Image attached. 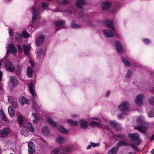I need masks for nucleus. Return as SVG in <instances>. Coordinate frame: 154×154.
Instances as JSON below:
<instances>
[{
  "instance_id": "55",
  "label": "nucleus",
  "mask_w": 154,
  "mask_h": 154,
  "mask_svg": "<svg viewBox=\"0 0 154 154\" xmlns=\"http://www.w3.org/2000/svg\"><path fill=\"white\" fill-rule=\"evenodd\" d=\"M125 115V114H121L119 116V117L120 119H123Z\"/></svg>"
},
{
  "instance_id": "15",
  "label": "nucleus",
  "mask_w": 154,
  "mask_h": 154,
  "mask_svg": "<svg viewBox=\"0 0 154 154\" xmlns=\"http://www.w3.org/2000/svg\"><path fill=\"white\" fill-rule=\"evenodd\" d=\"M22 127H25L28 128L29 130L32 132L35 131V130L34 128L31 123H23Z\"/></svg>"
},
{
  "instance_id": "59",
  "label": "nucleus",
  "mask_w": 154,
  "mask_h": 154,
  "mask_svg": "<svg viewBox=\"0 0 154 154\" xmlns=\"http://www.w3.org/2000/svg\"><path fill=\"white\" fill-rule=\"evenodd\" d=\"M92 119L97 120L99 121H100V119H99L98 118H96V117H94L92 118Z\"/></svg>"
},
{
  "instance_id": "16",
  "label": "nucleus",
  "mask_w": 154,
  "mask_h": 154,
  "mask_svg": "<svg viewBox=\"0 0 154 154\" xmlns=\"http://www.w3.org/2000/svg\"><path fill=\"white\" fill-rule=\"evenodd\" d=\"M33 146L34 143L32 142H30L28 144V150L29 154H33L35 151Z\"/></svg>"
},
{
  "instance_id": "5",
  "label": "nucleus",
  "mask_w": 154,
  "mask_h": 154,
  "mask_svg": "<svg viewBox=\"0 0 154 154\" xmlns=\"http://www.w3.org/2000/svg\"><path fill=\"white\" fill-rule=\"evenodd\" d=\"M10 132V128L8 127L4 128L0 130V137H7Z\"/></svg>"
},
{
  "instance_id": "10",
  "label": "nucleus",
  "mask_w": 154,
  "mask_h": 154,
  "mask_svg": "<svg viewBox=\"0 0 154 154\" xmlns=\"http://www.w3.org/2000/svg\"><path fill=\"white\" fill-rule=\"evenodd\" d=\"M30 63L31 65V66H29L27 69L26 74L27 76L29 78H31L32 75V70L34 66V65L32 62L30 61Z\"/></svg>"
},
{
  "instance_id": "3",
  "label": "nucleus",
  "mask_w": 154,
  "mask_h": 154,
  "mask_svg": "<svg viewBox=\"0 0 154 154\" xmlns=\"http://www.w3.org/2000/svg\"><path fill=\"white\" fill-rule=\"evenodd\" d=\"M79 17H83L86 18V19H84L85 23L88 26H93L94 25L93 23L91 22V21L89 20L90 18V16L87 14H83L82 12H80L79 13Z\"/></svg>"
},
{
  "instance_id": "57",
  "label": "nucleus",
  "mask_w": 154,
  "mask_h": 154,
  "mask_svg": "<svg viewBox=\"0 0 154 154\" xmlns=\"http://www.w3.org/2000/svg\"><path fill=\"white\" fill-rule=\"evenodd\" d=\"M38 120L39 119H34L33 120V123L34 124H36L38 122Z\"/></svg>"
},
{
  "instance_id": "64",
  "label": "nucleus",
  "mask_w": 154,
  "mask_h": 154,
  "mask_svg": "<svg viewBox=\"0 0 154 154\" xmlns=\"http://www.w3.org/2000/svg\"><path fill=\"white\" fill-rule=\"evenodd\" d=\"M110 91H109L107 92L106 94V96H109V95L110 94Z\"/></svg>"
},
{
  "instance_id": "34",
  "label": "nucleus",
  "mask_w": 154,
  "mask_h": 154,
  "mask_svg": "<svg viewBox=\"0 0 154 154\" xmlns=\"http://www.w3.org/2000/svg\"><path fill=\"white\" fill-rule=\"evenodd\" d=\"M90 125L93 127H100V124L96 121H93L91 122L90 123Z\"/></svg>"
},
{
  "instance_id": "44",
  "label": "nucleus",
  "mask_w": 154,
  "mask_h": 154,
  "mask_svg": "<svg viewBox=\"0 0 154 154\" xmlns=\"http://www.w3.org/2000/svg\"><path fill=\"white\" fill-rule=\"evenodd\" d=\"M22 36L25 38H29V35L26 31H24L22 33Z\"/></svg>"
},
{
  "instance_id": "60",
  "label": "nucleus",
  "mask_w": 154,
  "mask_h": 154,
  "mask_svg": "<svg viewBox=\"0 0 154 154\" xmlns=\"http://www.w3.org/2000/svg\"><path fill=\"white\" fill-rule=\"evenodd\" d=\"M151 141H152L154 139V134L150 138Z\"/></svg>"
},
{
  "instance_id": "53",
  "label": "nucleus",
  "mask_w": 154,
  "mask_h": 154,
  "mask_svg": "<svg viewBox=\"0 0 154 154\" xmlns=\"http://www.w3.org/2000/svg\"><path fill=\"white\" fill-rule=\"evenodd\" d=\"M91 145L93 146V147H96L97 146H99V144H96L94 143H93L92 142H91Z\"/></svg>"
},
{
  "instance_id": "61",
  "label": "nucleus",
  "mask_w": 154,
  "mask_h": 154,
  "mask_svg": "<svg viewBox=\"0 0 154 154\" xmlns=\"http://www.w3.org/2000/svg\"><path fill=\"white\" fill-rule=\"evenodd\" d=\"M91 148V145H88L87 147V149H89Z\"/></svg>"
},
{
  "instance_id": "24",
  "label": "nucleus",
  "mask_w": 154,
  "mask_h": 154,
  "mask_svg": "<svg viewBox=\"0 0 154 154\" xmlns=\"http://www.w3.org/2000/svg\"><path fill=\"white\" fill-rule=\"evenodd\" d=\"M21 103L23 106L24 104H29L30 103V100H28L24 97H22L20 98Z\"/></svg>"
},
{
  "instance_id": "52",
  "label": "nucleus",
  "mask_w": 154,
  "mask_h": 154,
  "mask_svg": "<svg viewBox=\"0 0 154 154\" xmlns=\"http://www.w3.org/2000/svg\"><path fill=\"white\" fill-rule=\"evenodd\" d=\"M62 3L63 5H66L69 3V1L68 0H63Z\"/></svg>"
},
{
  "instance_id": "50",
  "label": "nucleus",
  "mask_w": 154,
  "mask_h": 154,
  "mask_svg": "<svg viewBox=\"0 0 154 154\" xmlns=\"http://www.w3.org/2000/svg\"><path fill=\"white\" fill-rule=\"evenodd\" d=\"M143 41L146 44H149L150 42L149 40L146 38L143 39Z\"/></svg>"
},
{
  "instance_id": "33",
  "label": "nucleus",
  "mask_w": 154,
  "mask_h": 154,
  "mask_svg": "<svg viewBox=\"0 0 154 154\" xmlns=\"http://www.w3.org/2000/svg\"><path fill=\"white\" fill-rule=\"evenodd\" d=\"M47 121V122L50 124L52 126H55L57 125V123L54 122L51 119L48 117L46 118Z\"/></svg>"
},
{
  "instance_id": "29",
  "label": "nucleus",
  "mask_w": 154,
  "mask_h": 154,
  "mask_svg": "<svg viewBox=\"0 0 154 154\" xmlns=\"http://www.w3.org/2000/svg\"><path fill=\"white\" fill-rule=\"evenodd\" d=\"M0 114L2 121H5V122H7L8 121L7 118L2 109L0 110Z\"/></svg>"
},
{
  "instance_id": "58",
  "label": "nucleus",
  "mask_w": 154,
  "mask_h": 154,
  "mask_svg": "<svg viewBox=\"0 0 154 154\" xmlns=\"http://www.w3.org/2000/svg\"><path fill=\"white\" fill-rule=\"evenodd\" d=\"M3 75L2 72V71H0V81L1 80Z\"/></svg>"
},
{
  "instance_id": "46",
  "label": "nucleus",
  "mask_w": 154,
  "mask_h": 154,
  "mask_svg": "<svg viewBox=\"0 0 154 154\" xmlns=\"http://www.w3.org/2000/svg\"><path fill=\"white\" fill-rule=\"evenodd\" d=\"M60 151V150L59 148H55L53 150V153L54 154H58Z\"/></svg>"
},
{
  "instance_id": "63",
  "label": "nucleus",
  "mask_w": 154,
  "mask_h": 154,
  "mask_svg": "<svg viewBox=\"0 0 154 154\" xmlns=\"http://www.w3.org/2000/svg\"><path fill=\"white\" fill-rule=\"evenodd\" d=\"M151 153L152 154L154 153V149L151 150Z\"/></svg>"
},
{
  "instance_id": "8",
  "label": "nucleus",
  "mask_w": 154,
  "mask_h": 154,
  "mask_svg": "<svg viewBox=\"0 0 154 154\" xmlns=\"http://www.w3.org/2000/svg\"><path fill=\"white\" fill-rule=\"evenodd\" d=\"M144 96L143 94H140L137 95L135 98V103L138 106L141 105L143 103Z\"/></svg>"
},
{
  "instance_id": "23",
  "label": "nucleus",
  "mask_w": 154,
  "mask_h": 154,
  "mask_svg": "<svg viewBox=\"0 0 154 154\" xmlns=\"http://www.w3.org/2000/svg\"><path fill=\"white\" fill-rule=\"evenodd\" d=\"M42 49L39 50L37 53V58L39 60H42L44 57V54L43 53Z\"/></svg>"
},
{
  "instance_id": "22",
  "label": "nucleus",
  "mask_w": 154,
  "mask_h": 154,
  "mask_svg": "<svg viewBox=\"0 0 154 154\" xmlns=\"http://www.w3.org/2000/svg\"><path fill=\"white\" fill-rule=\"evenodd\" d=\"M86 4V0H77L76 5L79 8H81L82 6Z\"/></svg>"
},
{
  "instance_id": "41",
  "label": "nucleus",
  "mask_w": 154,
  "mask_h": 154,
  "mask_svg": "<svg viewBox=\"0 0 154 154\" xmlns=\"http://www.w3.org/2000/svg\"><path fill=\"white\" fill-rule=\"evenodd\" d=\"M71 26L72 28H75V29H78L81 27V26L80 25L75 24L74 21H72V22Z\"/></svg>"
},
{
  "instance_id": "20",
  "label": "nucleus",
  "mask_w": 154,
  "mask_h": 154,
  "mask_svg": "<svg viewBox=\"0 0 154 154\" xmlns=\"http://www.w3.org/2000/svg\"><path fill=\"white\" fill-rule=\"evenodd\" d=\"M103 32L105 36L107 37H111L114 36V33L109 29H104Z\"/></svg>"
},
{
  "instance_id": "48",
  "label": "nucleus",
  "mask_w": 154,
  "mask_h": 154,
  "mask_svg": "<svg viewBox=\"0 0 154 154\" xmlns=\"http://www.w3.org/2000/svg\"><path fill=\"white\" fill-rule=\"evenodd\" d=\"M131 74V71L128 70V71L127 73H126L125 78L126 79L129 78H130V75Z\"/></svg>"
},
{
  "instance_id": "30",
  "label": "nucleus",
  "mask_w": 154,
  "mask_h": 154,
  "mask_svg": "<svg viewBox=\"0 0 154 154\" xmlns=\"http://www.w3.org/2000/svg\"><path fill=\"white\" fill-rule=\"evenodd\" d=\"M8 111L9 114L10 116H13L14 115L15 111L11 106H9L8 108Z\"/></svg>"
},
{
  "instance_id": "13",
  "label": "nucleus",
  "mask_w": 154,
  "mask_h": 154,
  "mask_svg": "<svg viewBox=\"0 0 154 154\" xmlns=\"http://www.w3.org/2000/svg\"><path fill=\"white\" fill-rule=\"evenodd\" d=\"M32 10L33 11V15L32 18V22L33 23H34L36 21L38 17L37 12L39 11H37V9H36L34 6L32 8Z\"/></svg>"
},
{
  "instance_id": "43",
  "label": "nucleus",
  "mask_w": 154,
  "mask_h": 154,
  "mask_svg": "<svg viewBox=\"0 0 154 154\" xmlns=\"http://www.w3.org/2000/svg\"><path fill=\"white\" fill-rule=\"evenodd\" d=\"M148 101L150 104L154 106V97H151L149 99Z\"/></svg>"
},
{
  "instance_id": "56",
  "label": "nucleus",
  "mask_w": 154,
  "mask_h": 154,
  "mask_svg": "<svg viewBox=\"0 0 154 154\" xmlns=\"http://www.w3.org/2000/svg\"><path fill=\"white\" fill-rule=\"evenodd\" d=\"M9 35L11 36L12 35H13V31L11 29H10L9 30Z\"/></svg>"
},
{
  "instance_id": "11",
  "label": "nucleus",
  "mask_w": 154,
  "mask_h": 154,
  "mask_svg": "<svg viewBox=\"0 0 154 154\" xmlns=\"http://www.w3.org/2000/svg\"><path fill=\"white\" fill-rule=\"evenodd\" d=\"M115 45L118 53H120L123 51V49L121 42L119 41H116L115 42Z\"/></svg>"
},
{
  "instance_id": "37",
  "label": "nucleus",
  "mask_w": 154,
  "mask_h": 154,
  "mask_svg": "<svg viewBox=\"0 0 154 154\" xmlns=\"http://www.w3.org/2000/svg\"><path fill=\"white\" fill-rule=\"evenodd\" d=\"M67 121L69 122V124L72 126H75L77 124V122L76 121H74L72 120L68 119L67 120Z\"/></svg>"
},
{
  "instance_id": "42",
  "label": "nucleus",
  "mask_w": 154,
  "mask_h": 154,
  "mask_svg": "<svg viewBox=\"0 0 154 154\" xmlns=\"http://www.w3.org/2000/svg\"><path fill=\"white\" fill-rule=\"evenodd\" d=\"M22 35L19 33H17L15 35V38L16 40L18 42L20 41Z\"/></svg>"
},
{
  "instance_id": "21",
  "label": "nucleus",
  "mask_w": 154,
  "mask_h": 154,
  "mask_svg": "<svg viewBox=\"0 0 154 154\" xmlns=\"http://www.w3.org/2000/svg\"><path fill=\"white\" fill-rule=\"evenodd\" d=\"M29 88L30 92L32 95L34 96H35L36 94L34 91L35 88L34 86L33 85L32 82H31L29 84Z\"/></svg>"
},
{
  "instance_id": "19",
  "label": "nucleus",
  "mask_w": 154,
  "mask_h": 154,
  "mask_svg": "<svg viewBox=\"0 0 154 154\" xmlns=\"http://www.w3.org/2000/svg\"><path fill=\"white\" fill-rule=\"evenodd\" d=\"M111 5L110 2L108 1L103 2L101 4V7L102 9L106 10L108 9Z\"/></svg>"
},
{
  "instance_id": "18",
  "label": "nucleus",
  "mask_w": 154,
  "mask_h": 154,
  "mask_svg": "<svg viewBox=\"0 0 154 154\" xmlns=\"http://www.w3.org/2000/svg\"><path fill=\"white\" fill-rule=\"evenodd\" d=\"M23 48L25 54L27 55H29L31 47L29 45H23Z\"/></svg>"
},
{
  "instance_id": "35",
  "label": "nucleus",
  "mask_w": 154,
  "mask_h": 154,
  "mask_svg": "<svg viewBox=\"0 0 154 154\" xmlns=\"http://www.w3.org/2000/svg\"><path fill=\"white\" fill-rule=\"evenodd\" d=\"M122 146H128V145L126 142L122 141H120L118 143L117 147H121Z\"/></svg>"
},
{
  "instance_id": "62",
  "label": "nucleus",
  "mask_w": 154,
  "mask_h": 154,
  "mask_svg": "<svg viewBox=\"0 0 154 154\" xmlns=\"http://www.w3.org/2000/svg\"><path fill=\"white\" fill-rule=\"evenodd\" d=\"M48 130V128L47 127H44L43 129V131H46Z\"/></svg>"
},
{
  "instance_id": "14",
  "label": "nucleus",
  "mask_w": 154,
  "mask_h": 154,
  "mask_svg": "<svg viewBox=\"0 0 154 154\" xmlns=\"http://www.w3.org/2000/svg\"><path fill=\"white\" fill-rule=\"evenodd\" d=\"M45 39V37L43 34H41L39 36L36 41V45L40 46L43 44Z\"/></svg>"
},
{
  "instance_id": "40",
  "label": "nucleus",
  "mask_w": 154,
  "mask_h": 154,
  "mask_svg": "<svg viewBox=\"0 0 154 154\" xmlns=\"http://www.w3.org/2000/svg\"><path fill=\"white\" fill-rule=\"evenodd\" d=\"M18 122L19 123V125L20 127H22L23 125V119L22 117L20 116L18 117Z\"/></svg>"
},
{
  "instance_id": "17",
  "label": "nucleus",
  "mask_w": 154,
  "mask_h": 154,
  "mask_svg": "<svg viewBox=\"0 0 154 154\" xmlns=\"http://www.w3.org/2000/svg\"><path fill=\"white\" fill-rule=\"evenodd\" d=\"M10 82L12 84L14 87L15 86L17 85L19 83V82L16 77L13 76H11L10 77Z\"/></svg>"
},
{
  "instance_id": "36",
  "label": "nucleus",
  "mask_w": 154,
  "mask_h": 154,
  "mask_svg": "<svg viewBox=\"0 0 154 154\" xmlns=\"http://www.w3.org/2000/svg\"><path fill=\"white\" fill-rule=\"evenodd\" d=\"M148 116L149 117H154V107L151 109L148 113Z\"/></svg>"
},
{
  "instance_id": "4",
  "label": "nucleus",
  "mask_w": 154,
  "mask_h": 154,
  "mask_svg": "<svg viewBox=\"0 0 154 154\" xmlns=\"http://www.w3.org/2000/svg\"><path fill=\"white\" fill-rule=\"evenodd\" d=\"M7 49V54L8 55L11 53L12 55L16 56L17 54V50L16 47L11 43L8 45Z\"/></svg>"
},
{
  "instance_id": "6",
  "label": "nucleus",
  "mask_w": 154,
  "mask_h": 154,
  "mask_svg": "<svg viewBox=\"0 0 154 154\" xmlns=\"http://www.w3.org/2000/svg\"><path fill=\"white\" fill-rule=\"evenodd\" d=\"M5 66L7 70L8 71H10L11 72H13L15 70L14 66L12 64L11 61H6Z\"/></svg>"
},
{
  "instance_id": "2",
  "label": "nucleus",
  "mask_w": 154,
  "mask_h": 154,
  "mask_svg": "<svg viewBox=\"0 0 154 154\" xmlns=\"http://www.w3.org/2000/svg\"><path fill=\"white\" fill-rule=\"evenodd\" d=\"M128 135L129 137L131 138L133 141V144H130V146L134 149H136L141 142V139L139 137L138 134L137 133L134 134L130 133L128 134Z\"/></svg>"
},
{
  "instance_id": "51",
  "label": "nucleus",
  "mask_w": 154,
  "mask_h": 154,
  "mask_svg": "<svg viewBox=\"0 0 154 154\" xmlns=\"http://www.w3.org/2000/svg\"><path fill=\"white\" fill-rule=\"evenodd\" d=\"M13 107L15 108H17L18 106V105L17 101L14 102V103L12 105Z\"/></svg>"
},
{
  "instance_id": "27",
  "label": "nucleus",
  "mask_w": 154,
  "mask_h": 154,
  "mask_svg": "<svg viewBox=\"0 0 154 154\" xmlns=\"http://www.w3.org/2000/svg\"><path fill=\"white\" fill-rule=\"evenodd\" d=\"M80 123L81 126L82 128L85 129L88 128V123L87 121L82 120L80 121Z\"/></svg>"
},
{
  "instance_id": "28",
  "label": "nucleus",
  "mask_w": 154,
  "mask_h": 154,
  "mask_svg": "<svg viewBox=\"0 0 154 154\" xmlns=\"http://www.w3.org/2000/svg\"><path fill=\"white\" fill-rule=\"evenodd\" d=\"M58 130L60 132L64 134H66L68 132V131L62 126L58 127Z\"/></svg>"
},
{
  "instance_id": "38",
  "label": "nucleus",
  "mask_w": 154,
  "mask_h": 154,
  "mask_svg": "<svg viewBox=\"0 0 154 154\" xmlns=\"http://www.w3.org/2000/svg\"><path fill=\"white\" fill-rule=\"evenodd\" d=\"M64 140V138L62 136H59L57 139V141L60 143H63Z\"/></svg>"
},
{
  "instance_id": "1",
  "label": "nucleus",
  "mask_w": 154,
  "mask_h": 154,
  "mask_svg": "<svg viewBox=\"0 0 154 154\" xmlns=\"http://www.w3.org/2000/svg\"><path fill=\"white\" fill-rule=\"evenodd\" d=\"M137 122L142 125L134 126V128L141 133H144L146 132L149 125L148 123L144 121L143 117H139L137 118Z\"/></svg>"
},
{
  "instance_id": "9",
  "label": "nucleus",
  "mask_w": 154,
  "mask_h": 154,
  "mask_svg": "<svg viewBox=\"0 0 154 154\" xmlns=\"http://www.w3.org/2000/svg\"><path fill=\"white\" fill-rule=\"evenodd\" d=\"M104 24L108 28L111 29L114 32H115V29L113 26L112 21L109 20H106L103 22Z\"/></svg>"
},
{
  "instance_id": "12",
  "label": "nucleus",
  "mask_w": 154,
  "mask_h": 154,
  "mask_svg": "<svg viewBox=\"0 0 154 154\" xmlns=\"http://www.w3.org/2000/svg\"><path fill=\"white\" fill-rule=\"evenodd\" d=\"M65 23V21L63 20H59L56 21L55 22V23L56 26H57V28H56L55 31H58L61 28H62L63 25Z\"/></svg>"
},
{
  "instance_id": "32",
  "label": "nucleus",
  "mask_w": 154,
  "mask_h": 154,
  "mask_svg": "<svg viewBox=\"0 0 154 154\" xmlns=\"http://www.w3.org/2000/svg\"><path fill=\"white\" fill-rule=\"evenodd\" d=\"M21 134L25 136H27L29 134V131L26 128H22L20 131Z\"/></svg>"
},
{
  "instance_id": "49",
  "label": "nucleus",
  "mask_w": 154,
  "mask_h": 154,
  "mask_svg": "<svg viewBox=\"0 0 154 154\" xmlns=\"http://www.w3.org/2000/svg\"><path fill=\"white\" fill-rule=\"evenodd\" d=\"M32 115L34 116V119H36L39 120L40 119V117L39 116L36 114L33 113Z\"/></svg>"
},
{
  "instance_id": "26",
  "label": "nucleus",
  "mask_w": 154,
  "mask_h": 154,
  "mask_svg": "<svg viewBox=\"0 0 154 154\" xmlns=\"http://www.w3.org/2000/svg\"><path fill=\"white\" fill-rule=\"evenodd\" d=\"M22 67L19 65H17L16 66L15 68L14 71L15 73L17 76H20L21 74V70Z\"/></svg>"
},
{
  "instance_id": "31",
  "label": "nucleus",
  "mask_w": 154,
  "mask_h": 154,
  "mask_svg": "<svg viewBox=\"0 0 154 154\" xmlns=\"http://www.w3.org/2000/svg\"><path fill=\"white\" fill-rule=\"evenodd\" d=\"M118 150V147L114 146L111 149L108 154H116Z\"/></svg>"
},
{
  "instance_id": "25",
  "label": "nucleus",
  "mask_w": 154,
  "mask_h": 154,
  "mask_svg": "<svg viewBox=\"0 0 154 154\" xmlns=\"http://www.w3.org/2000/svg\"><path fill=\"white\" fill-rule=\"evenodd\" d=\"M110 123L111 126L114 128L116 130H119L121 129L120 127L119 126L120 125L117 124L114 121H110Z\"/></svg>"
},
{
  "instance_id": "45",
  "label": "nucleus",
  "mask_w": 154,
  "mask_h": 154,
  "mask_svg": "<svg viewBox=\"0 0 154 154\" xmlns=\"http://www.w3.org/2000/svg\"><path fill=\"white\" fill-rule=\"evenodd\" d=\"M18 52L21 53L22 52V49L21 45L20 44H18L17 45Z\"/></svg>"
},
{
  "instance_id": "39",
  "label": "nucleus",
  "mask_w": 154,
  "mask_h": 154,
  "mask_svg": "<svg viewBox=\"0 0 154 154\" xmlns=\"http://www.w3.org/2000/svg\"><path fill=\"white\" fill-rule=\"evenodd\" d=\"M121 59L122 61L124 63L126 66H130V64L126 59L124 57H122Z\"/></svg>"
},
{
  "instance_id": "54",
  "label": "nucleus",
  "mask_w": 154,
  "mask_h": 154,
  "mask_svg": "<svg viewBox=\"0 0 154 154\" xmlns=\"http://www.w3.org/2000/svg\"><path fill=\"white\" fill-rule=\"evenodd\" d=\"M41 4L43 7H46L48 6V4L45 2H42Z\"/></svg>"
},
{
  "instance_id": "7",
  "label": "nucleus",
  "mask_w": 154,
  "mask_h": 154,
  "mask_svg": "<svg viewBox=\"0 0 154 154\" xmlns=\"http://www.w3.org/2000/svg\"><path fill=\"white\" fill-rule=\"evenodd\" d=\"M119 109L122 111L127 110L129 107V104L127 101L122 103L118 106Z\"/></svg>"
},
{
  "instance_id": "47",
  "label": "nucleus",
  "mask_w": 154,
  "mask_h": 154,
  "mask_svg": "<svg viewBox=\"0 0 154 154\" xmlns=\"http://www.w3.org/2000/svg\"><path fill=\"white\" fill-rule=\"evenodd\" d=\"M15 99L13 97L11 96L9 97L8 98V101L9 103H12L13 101H14Z\"/></svg>"
}]
</instances>
